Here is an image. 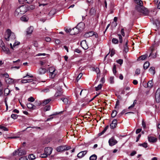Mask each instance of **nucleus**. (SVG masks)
Instances as JSON below:
<instances>
[{
    "mask_svg": "<svg viewBox=\"0 0 160 160\" xmlns=\"http://www.w3.org/2000/svg\"><path fill=\"white\" fill-rule=\"evenodd\" d=\"M28 10L27 6L24 5L20 6L16 10L14 14L15 16H18L24 14Z\"/></svg>",
    "mask_w": 160,
    "mask_h": 160,
    "instance_id": "1",
    "label": "nucleus"
},
{
    "mask_svg": "<svg viewBox=\"0 0 160 160\" xmlns=\"http://www.w3.org/2000/svg\"><path fill=\"white\" fill-rule=\"evenodd\" d=\"M4 38L7 41H9V40H14L15 38V36L14 33L12 32L10 29H8L6 32Z\"/></svg>",
    "mask_w": 160,
    "mask_h": 160,
    "instance_id": "2",
    "label": "nucleus"
},
{
    "mask_svg": "<svg viewBox=\"0 0 160 160\" xmlns=\"http://www.w3.org/2000/svg\"><path fill=\"white\" fill-rule=\"evenodd\" d=\"M157 45L156 44L153 45L151 47V52L149 56L150 58H155L157 57Z\"/></svg>",
    "mask_w": 160,
    "mask_h": 160,
    "instance_id": "3",
    "label": "nucleus"
},
{
    "mask_svg": "<svg viewBox=\"0 0 160 160\" xmlns=\"http://www.w3.org/2000/svg\"><path fill=\"white\" fill-rule=\"evenodd\" d=\"M136 9L138 12L142 13L145 15H148L149 13L148 9L143 5L142 6H136Z\"/></svg>",
    "mask_w": 160,
    "mask_h": 160,
    "instance_id": "4",
    "label": "nucleus"
},
{
    "mask_svg": "<svg viewBox=\"0 0 160 160\" xmlns=\"http://www.w3.org/2000/svg\"><path fill=\"white\" fill-rule=\"evenodd\" d=\"M75 91V94L76 95H78V93L80 92V95L83 97L86 96L88 93L86 90H81L79 88H76Z\"/></svg>",
    "mask_w": 160,
    "mask_h": 160,
    "instance_id": "5",
    "label": "nucleus"
},
{
    "mask_svg": "<svg viewBox=\"0 0 160 160\" xmlns=\"http://www.w3.org/2000/svg\"><path fill=\"white\" fill-rule=\"evenodd\" d=\"M71 147L70 146L64 145L58 147L56 148V150L58 152H62L65 150H68L70 149Z\"/></svg>",
    "mask_w": 160,
    "mask_h": 160,
    "instance_id": "6",
    "label": "nucleus"
},
{
    "mask_svg": "<svg viewBox=\"0 0 160 160\" xmlns=\"http://www.w3.org/2000/svg\"><path fill=\"white\" fill-rule=\"evenodd\" d=\"M118 141L114 137H112L108 140L109 144L110 146H112L116 145Z\"/></svg>",
    "mask_w": 160,
    "mask_h": 160,
    "instance_id": "7",
    "label": "nucleus"
},
{
    "mask_svg": "<svg viewBox=\"0 0 160 160\" xmlns=\"http://www.w3.org/2000/svg\"><path fill=\"white\" fill-rule=\"evenodd\" d=\"M84 27L85 24L84 23L81 22L77 25L76 28H77L79 32L82 31L84 29Z\"/></svg>",
    "mask_w": 160,
    "mask_h": 160,
    "instance_id": "8",
    "label": "nucleus"
},
{
    "mask_svg": "<svg viewBox=\"0 0 160 160\" xmlns=\"http://www.w3.org/2000/svg\"><path fill=\"white\" fill-rule=\"evenodd\" d=\"M48 0H39V6H44L48 4Z\"/></svg>",
    "mask_w": 160,
    "mask_h": 160,
    "instance_id": "9",
    "label": "nucleus"
},
{
    "mask_svg": "<svg viewBox=\"0 0 160 160\" xmlns=\"http://www.w3.org/2000/svg\"><path fill=\"white\" fill-rule=\"evenodd\" d=\"M117 121L116 119H114L110 125V127L112 129H114L117 127Z\"/></svg>",
    "mask_w": 160,
    "mask_h": 160,
    "instance_id": "10",
    "label": "nucleus"
},
{
    "mask_svg": "<svg viewBox=\"0 0 160 160\" xmlns=\"http://www.w3.org/2000/svg\"><path fill=\"white\" fill-rule=\"evenodd\" d=\"M80 44L83 49L86 50L88 48V46L86 40L82 41L81 42Z\"/></svg>",
    "mask_w": 160,
    "mask_h": 160,
    "instance_id": "11",
    "label": "nucleus"
},
{
    "mask_svg": "<svg viewBox=\"0 0 160 160\" xmlns=\"http://www.w3.org/2000/svg\"><path fill=\"white\" fill-rule=\"evenodd\" d=\"M52 149L50 147H47L45 149V153L48 155H49L52 153Z\"/></svg>",
    "mask_w": 160,
    "mask_h": 160,
    "instance_id": "12",
    "label": "nucleus"
},
{
    "mask_svg": "<svg viewBox=\"0 0 160 160\" xmlns=\"http://www.w3.org/2000/svg\"><path fill=\"white\" fill-rule=\"evenodd\" d=\"M87 152V151H84L79 152L77 155V157L79 158H81L83 157Z\"/></svg>",
    "mask_w": 160,
    "mask_h": 160,
    "instance_id": "13",
    "label": "nucleus"
},
{
    "mask_svg": "<svg viewBox=\"0 0 160 160\" xmlns=\"http://www.w3.org/2000/svg\"><path fill=\"white\" fill-rule=\"evenodd\" d=\"M148 141L151 142H155L157 141L156 138L151 136H148Z\"/></svg>",
    "mask_w": 160,
    "mask_h": 160,
    "instance_id": "14",
    "label": "nucleus"
},
{
    "mask_svg": "<svg viewBox=\"0 0 160 160\" xmlns=\"http://www.w3.org/2000/svg\"><path fill=\"white\" fill-rule=\"evenodd\" d=\"M19 152V156L20 157L23 155H24L26 153V151L24 149H22L21 148L18 149Z\"/></svg>",
    "mask_w": 160,
    "mask_h": 160,
    "instance_id": "15",
    "label": "nucleus"
},
{
    "mask_svg": "<svg viewBox=\"0 0 160 160\" xmlns=\"http://www.w3.org/2000/svg\"><path fill=\"white\" fill-rule=\"evenodd\" d=\"M71 31V35L77 34L79 32L78 30L76 27L72 29Z\"/></svg>",
    "mask_w": 160,
    "mask_h": 160,
    "instance_id": "16",
    "label": "nucleus"
},
{
    "mask_svg": "<svg viewBox=\"0 0 160 160\" xmlns=\"http://www.w3.org/2000/svg\"><path fill=\"white\" fill-rule=\"evenodd\" d=\"M128 41L126 40V42L123 46V51L125 53H127L128 51Z\"/></svg>",
    "mask_w": 160,
    "mask_h": 160,
    "instance_id": "17",
    "label": "nucleus"
},
{
    "mask_svg": "<svg viewBox=\"0 0 160 160\" xmlns=\"http://www.w3.org/2000/svg\"><path fill=\"white\" fill-rule=\"evenodd\" d=\"M47 69L44 68H41L39 69L38 73L40 74H44L46 72Z\"/></svg>",
    "mask_w": 160,
    "mask_h": 160,
    "instance_id": "18",
    "label": "nucleus"
},
{
    "mask_svg": "<svg viewBox=\"0 0 160 160\" xmlns=\"http://www.w3.org/2000/svg\"><path fill=\"white\" fill-rule=\"evenodd\" d=\"M33 28L32 26H30L28 28L26 32L27 34H31L33 32Z\"/></svg>",
    "mask_w": 160,
    "mask_h": 160,
    "instance_id": "19",
    "label": "nucleus"
},
{
    "mask_svg": "<svg viewBox=\"0 0 160 160\" xmlns=\"http://www.w3.org/2000/svg\"><path fill=\"white\" fill-rule=\"evenodd\" d=\"M33 81V79H22V80L21 81V83H28L30 82H31Z\"/></svg>",
    "mask_w": 160,
    "mask_h": 160,
    "instance_id": "20",
    "label": "nucleus"
},
{
    "mask_svg": "<svg viewBox=\"0 0 160 160\" xmlns=\"http://www.w3.org/2000/svg\"><path fill=\"white\" fill-rule=\"evenodd\" d=\"M5 80L6 83L8 84H12L14 82V80L10 78L5 79Z\"/></svg>",
    "mask_w": 160,
    "mask_h": 160,
    "instance_id": "21",
    "label": "nucleus"
},
{
    "mask_svg": "<svg viewBox=\"0 0 160 160\" xmlns=\"http://www.w3.org/2000/svg\"><path fill=\"white\" fill-rule=\"evenodd\" d=\"M148 55L146 54L144 55H141L139 57L138 59V60H145L148 57Z\"/></svg>",
    "mask_w": 160,
    "mask_h": 160,
    "instance_id": "22",
    "label": "nucleus"
},
{
    "mask_svg": "<svg viewBox=\"0 0 160 160\" xmlns=\"http://www.w3.org/2000/svg\"><path fill=\"white\" fill-rule=\"evenodd\" d=\"M134 1L137 4L136 6H142L143 5V2L141 0H134Z\"/></svg>",
    "mask_w": 160,
    "mask_h": 160,
    "instance_id": "23",
    "label": "nucleus"
},
{
    "mask_svg": "<svg viewBox=\"0 0 160 160\" xmlns=\"http://www.w3.org/2000/svg\"><path fill=\"white\" fill-rule=\"evenodd\" d=\"M51 100V99L50 98H49L46 99L45 100H43L41 104L42 105H45L47 104H48L49 102Z\"/></svg>",
    "mask_w": 160,
    "mask_h": 160,
    "instance_id": "24",
    "label": "nucleus"
},
{
    "mask_svg": "<svg viewBox=\"0 0 160 160\" xmlns=\"http://www.w3.org/2000/svg\"><path fill=\"white\" fill-rule=\"evenodd\" d=\"M3 51L5 53L8 54L9 53V50L7 47H5L4 45L1 48Z\"/></svg>",
    "mask_w": 160,
    "mask_h": 160,
    "instance_id": "25",
    "label": "nucleus"
},
{
    "mask_svg": "<svg viewBox=\"0 0 160 160\" xmlns=\"http://www.w3.org/2000/svg\"><path fill=\"white\" fill-rule=\"evenodd\" d=\"M27 107L29 108H30V109L32 108V109H34L35 108H36L35 106L34 105H33L30 102L28 103L27 104Z\"/></svg>",
    "mask_w": 160,
    "mask_h": 160,
    "instance_id": "26",
    "label": "nucleus"
},
{
    "mask_svg": "<svg viewBox=\"0 0 160 160\" xmlns=\"http://www.w3.org/2000/svg\"><path fill=\"white\" fill-rule=\"evenodd\" d=\"M109 128V126H107L104 128V130L101 132L99 133L98 135L99 136H100L102 135L106 131V130L108 129Z\"/></svg>",
    "mask_w": 160,
    "mask_h": 160,
    "instance_id": "27",
    "label": "nucleus"
},
{
    "mask_svg": "<svg viewBox=\"0 0 160 160\" xmlns=\"http://www.w3.org/2000/svg\"><path fill=\"white\" fill-rule=\"evenodd\" d=\"M58 72L57 71L55 70L53 72H51L50 73V75L51 77V78H54L55 75L57 74V73Z\"/></svg>",
    "mask_w": 160,
    "mask_h": 160,
    "instance_id": "28",
    "label": "nucleus"
},
{
    "mask_svg": "<svg viewBox=\"0 0 160 160\" xmlns=\"http://www.w3.org/2000/svg\"><path fill=\"white\" fill-rule=\"evenodd\" d=\"M18 152V149L14 151L12 153V156L19 157V152Z\"/></svg>",
    "mask_w": 160,
    "mask_h": 160,
    "instance_id": "29",
    "label": "nucleus"
},
{
    "mask_svg": "<svg viewBox=\"0 0 160 160\" xmlns=\"http://www.w3.org/2000/svg\"><path fill=\"white\" fill-rule=\"evenodd\" d=\"M10 92V91L8 88H6L4 91V94L5 96L8 95Z\"/></svg>",
    "mask_w": 160,
    "mask_h": 160,
    "instance_id": "30",
    "label": "nucleus"
},
{
    "mask_svg": "<svg viewBox=\"0 0 160 160\" xmlns=\"http://www.w3.org/2000/svg\"><path fill=\"white\" fill-rule=\"evenodd\" d=\"M21 20L22 21L26 22L28 21V18L27 17L23 16L21 18Z\"/></svg>",
    "mask_w": 160,
    "mask_h": 160,
    "instance_id": "31",
    "label": "nucleus"
},
{
    "mask_svg": "<svg viewBox=\"0 0 160 160\" xmlns=\"http://www.w3.org/2000/svg\"><path fill=\"white\" fill-rule=\"evenodd\" d=\"M149 72L154 75L155 73V68L154 67H151L149 70Z\"/></svg>",
    "mask_w": 160,
    "mask_h": 160,
    "instance_id": "32",
    "label": "nucleus"
},
{
    "mask_svg": "<svg viewBox=\"0 0 160 160\" xmlns=\"http://www.w3.org/2000/svg\"><path fill=\"white\" fill-rule=\"evenodd\" d=\"M97 156L95 154H93L89 158L90 160H96L97 159Z\"/></svg>",
    "mask_w": 160,
    "mask_h": 160,
    "instance_id": "33",
    "label": "nucleus"
},
{
    "mask_svg": "<svg viewBox=\"0 0 160 160\" xmlns=\"http://www.w3.org/2000/svg\"><path fill=\"white\" fill-rule=\"evenodd\" d=\"M149 62H146L143 65V68L145 69H146L148 68L149 66Z\"/></svg>",
    "mask_w": 160,
    "mask_h": 160,
    "instance_id": "34",
    "label": "nucleus"
},
{
    "mask_svg": "<svg viewBox=\"0 0 160 160\" xmlns=\"http://www.w3.org/2000/svg\"><path fill=\"white\" fill-rule=\"evenodd\" d=\"M34 77L32 75H28V74L27 73L26 76L23 77L24 78H26V79H30L32 78H33Z\"/></svg>",
    "mask_w": 160,
    "mask_h": 160,
    "instance_id": "35",
    "label": "nucleus"
},
{
    "mask_svg": "<svg viewBox=\"0 0 160 160\" xmlns=\"http://www.w3.org/2000/svg\"><path fill=\"white\" fill-rule=\"evenodd\" d=\"M94 32L93 31L90 32L86 34V36L88 37H91L94 36Z\"/></svg>",
    "mask_w": 160,
    "mask_h": 160,
    "instance_id": "36",
    "label": "nucleus"
},
{
    "mask_svg": "<svg viewBox=\"0 0 160 160\" xmlns=\"http://www.w3.org/2000/svg\"><path fill=\"white\" fill-rule=\"evenodd\" d=\"M153 85V83L152 81H149L147 83V86L148 87L151 88Z\"/></svg>",
    "mask_w": 160,
    "mask_h": 160,
    "instance_id": "37",
    "label": "nucleus"
},
{
    "mask_svg": "<svg viewBox=\"0 0 160 160\" xmlns=\"http://www.w3.org/2000/svg\"><path fill=\"white\" fill-rule=\"evenodd\" d=\"M62 94V91H58L55 94V97H58L61 95Z\"/></svg>",
    "mask_w": 160,
    "mask_h": 160,
    "instance_id": "38",
    "label": "nucleus"
},
{
    "mask_svg": "<svg viewBox=\"0 0 160 160\" xmlns=\"http://www.w3.org/2000/svg\"><path fill=\"white\" fill-rule=\"evenodd\" d=\"M28 158L29 160H33L35 159V157L33 154H31L29 155Z\"/></svg>",
    "mask_w": 160,
    "mask_h": 160,
    "instance_id": "39",
    "label": "nucleus"
},
{
    "mask_svg": "<svg viewBox=\"0 0 160 160\" xmlns=\"http://www.w3.org/2000/svg\"><path fill=\"white\" fill-rule=\"evenodd\" d=\"M139 146L142 147H143L145 148L148 147V144L146 142H144L143 143L139 144Z\"/></svg>",
    "mask_w": 160,
    "mask_h": 160,
    "instance_id": "40",
    "label": "nucleus"
},
{
    "mask_svg": "<svg viewBox=\"0 0 160 160\" xmlns=\"http://www.w3.org/2000/svg\"><path fill=\"white\" fill-rule=\"evenodd\" d=\"M155 99L157 102H160V95H155Z\"/></svg>",
    "mask_w": 160,
    "mask_h": 160,
    "instance_id": "41",
    "label": "nucleus"
},
{
    "mask_svg": "<svg viewBox=\"0 0 160 160\" xmlns=\"http://www.w3.org/2000/svg\"><path fill=\"white\" fill-rule=\"evenodd\" d=\"M117 113V112L116 111H113L111 114V117L112 118L115 117L116 116Z\"/></svg>",
    "mask_w": 160,
    "mask_h": 160,
    "instance_id": "42",
    "label": "nucleus"
},
{
    "mask_svg": "<svg viewBox=\"0 0 160 160\" xmlns=\"http://www.w3.org/2000/svg\"><path fill=\"white\" fill-rule=\"evenodd\" d=\"M90 13L91 15L94 14L95 12V10L93 8H92L90 10Z\"/></svg>",
    "mask_w": 160,
    "mask_h": 160,
    "instance_id": "43",
    "label": "nucleus"
},
{
    "mask_svg": "<svg viewBox=\"0 0 160 160\" xmlns=\"http://www.w3.org/2000/svg\"><path fill=\"white\" fill-rule=\"evenodd\" d=\"M136 102H137V100H134L133 102V104H132V105H131L130 106H129L128 107V109H130L131 108H133L135 106Z\"/></svg>",
    "mask_w": 160,
    "mask_h": 160,
    "instance_id": "44",
    "label": "nucleus"
},
{
    "mask_svg": "<svg viewBox=\"0 0 160 160\" xmlns=\"http://www.w3.org/2000/svg\"><path fill=\"white\" fill-rule=\"evenodd\" d=\"M42 91L45 93H47L49 91V88L47 87L45 89H43Z\"/></svg>",
    "mask_w": 160,
    "mask_h": 160,
    "instance_id": "45",
    "label": "nucleus"
},
{
    "mask_svg": "<svg viewBox=\"0 0 160 160\" xmlns=\"http://www.w3.org/2000/svg\"><path fill=\"white\" fill-rule=\"evenodd\" d=\"M102 84H100L98 85L97 87H95L96 90V91H98L101 89L102 87Z\"/></svg>",
    "mask_w": 160,
    "mask_h": 160,
    "instance_id": "46",
    "label": "nucleus"
},
{
    "mask_svg": "<svg viewBox=\"0 0 160 160\" xmlns=\"http://www.w3.org/2000/svg\"><path fill=\"white\" fill-rule=\"evenodd\" d=\"M112 42L113 43L116 44H118V39L115 38H113L112 39Z\"/></svg>",
    "mask_w": 160,
    "mask_h": 160,
    "instance_id": "47",
    "label": "nucleus"
},
{
    "mask_svg": "<svg viewBox=\"0 0 160 160\" xmlns=\"http://www.w3.org/2000/svg\"><path fill=\"white\" fill-rule=\"evenodd\" d=\"M61 99L62 101L64 102L65 104H67L68 102V100L67 98H62Z\"/></svg>",
    "mask_w": 160,
    "mask_h": 160,
    "instance_id": "48",
    "label": "nucleus"
},
{
    "mask_svg": "<svg viewBox=\"0 0 160 160\" xmlns=\"http://www.w3.org/2000/svg\"><path fill=\"white\" fill-rule=\"evenodd\" d=\"M0 129L3 130L4 131H8V128L1 125H0Z\"/></svg>",
    "mask_w": 160,
    "mask_h": 160,
    "instance_id": "49",
    "label": "nucleus"
},
{
    "mask_svg": "<svg viewBox=\"0 0 160 160\" xmlns=\"http://www.w3.org/2000/svg\"><path fill=\"white\" fill-rule=\"evenodd\" d=\"M55 70V68L54 67H50L49 68V72L50 73L51 72H53Z\"/></svg>",
    "mask_w": 160,
    "mask_h": 160,
    "instance_id": "50",
    "label": "nucleus"
},
{
    "mask_svg": "<svg viewBox=\"0 0 160 160\" xmlns=\"http://www.w3.org/2000/svg\"><path fill=\"white\" fill-rule=\"evenodd\" d=\"M50 108H51V107L49 105H48V106H46L44 108V110H45V111H49L50 110Z\"/></svg>",
    "mask_w": 160,
    "mask_h": 160,
    "instance_id": "51",
    "label": "nucleus"
},
{
    "mask_svg": "<svg viewBox=\"0 0 160 160\" xmlns=\"http://www.w3.org/2000/svg\"><path fill=\"white\" fill-rule=\"evenodd\" d=\"M64 30L66 32H70V34H71V29L70 28H64Z\"/></svg>",
    "mask_w": 160,
    "mask_h": 160,
    "instance_id": "52",
    "label": "nucleus"
},
{
    "mask_svg": "<svg viewBox=\"0 0 160 160\" xmlns=\"http://www.w3.org/2000/svg\"><path fill=\"white\" fill-rule=\"evenodd\" d=\"M118 37L119 40V42L120 43H122V37L120 34H118Z\"/></svg>",
    "mask_w": 160,
    "mask_h": 160,
    "instance_id": "53",
    "label": "nucleus"
},
{
    "mask_svg": "<svg viewBox=\"0 0 160 160\" xmlns=\"http://www.w3.org/2000/svg\"><path fill=\"white\" fill-rule=\"evenodd\" d=\"M35 100L34 98L32 97H31L28 99V100L31 102H33Z\"/></svg>",
    "mask_w": 160,
    "mask_h": 160,
    "instance_id": "54",
    "label": "nucleus"
},
{
    "mask_svg": "<svg viewBox=\"0 0 160 160\" xmlns=\"http://www.w3.org/2000/svg\"><path fill=\"white\" fill-rule=\"evenodd\" d=\"M82 73H80L78 75L77 78V82H78V81L81 78V77L82 76Z\"/></svg>",
    "mask_w": 160,
    "mask_h": 160,
    "instance_id": "55",
    "label": "nucleus"
},
{
    "mask_svg": "<svg viewBox=\"0 0 160 160\" xmlns=\"http://www.w3.org/2000/svg\"><path fill=\"white\" fill-rule=\"evenodd\" d=\"M109 82L110 83L113 84L114 82V78L113 77H111L109 79Z\"/></svg>",
    "mask_w": 160,
    "mask_h": 160,
    "instance_id": "56",
    "label": "nucleus"
},
{
    "mask_svg": "<svg viewBox=\"0 0 160 160\" xmlns=\"http://www.w3.org/2000/svg\"><path fill=\"white\" fill-rule=\"evenodd\" d=\"M113 72L114 74H115L116 73V66L115 64H114L113 66Z\"/></svg>",
    "mask_w": 160,
    "mask_h": 160,
    "instance_id": "57",
    "label": "nucleus"
},
{
    "mask_svg": "<svg viewBox=\"0 0 160 160\" xmlns=\"http://www.w3.org/2000/svg\"><path fill=\"white\" fill-rule=\"evenodd\" d=\"M11 117L13 119H16L17 118V115L16 114H12L11 115Z\"/></svg>",
    "mask_w": 160,
    "mask_h": 160,
    "instance_id": "58",
    "label": "nucleus"
},
{
    "mask_svg": "<svg viewBox=\"0 0 160 160\" xmlns=\"http://www.w3.org/2000/svg\"><path fill=\"white\" fill-rule=\"evenodd\" d=\"M117 62L120 65H121L123 63V60L121 59H119L117 60Z\"/></svg>",
    "mask_w": 160,
    "mask_h": 160,
    "instance_id": "59",
    "label": "nucleus"
},
{
    "mask_svg": "<svg viewBox=\"0 0 160 160\" xmlns=\"http://www.w3.org/2000/svg\"><path fill=\"white\" fill-rule=\"evenodd\" d=\"M33 45L36 47H38V44L37 42L36 41H34L33 42Z\"/></svg>",
    "mask_w": 160,
    "mask_h": 160,
    "instance_id": "60",
    "label": "nucleus"
},
{
    "mask_svg": "<svg viewBox=\"0 0 160 160\" xmlns=\"http://www.w3.org/2000/svg\"><path fill=\"white\" fill-rule=\"evenodd\" d=\"M20 44V42H15L13 44V47L15 48L18 45Z\"/></svg>",
    "mask_w": 160,
    "mask_h": 160,
    "instance_id": "61",
    "label": "nucleus"
},
{
    "mask_svg": "<svg viewBox=\"0 0 160 160\" xmlns=\"http://www.w3.org/2000/svg\"><path fill=\"white\" fill-rule=\"evenodd\" d=\"M48 156V155L44 152L43 154L41 155V157L42 158H46Z\"/></svg>",
    "mask_w": 160,
    "mask_h": 160,
    "instance_id": "62",
    "label": "nucleus"
},
{
    "mask_svg": "<svg viewBox=\"0 0 160 160\" xmlns=\"http://www.w3.org/2000/svg\"><path fill=\"white\" fill-rule=\"evenodd\" d=\"M155 95H160V88H158L157 89Z\"/></svg>",
    "mask_w": 160,
    "mask_h": 160,
    "instance_id": "63",
    "label": "nucleus"
},
{
    "mask_svg": "<svg viewBox=\"0 0 160 160\" xmlns=\"http://www.w3.org/2000/svg\"><path fill=\"white\" fill-rule=\"evenodd\" d=\"M19 160H28V159L27 157H23L20 158Z\"/></svg>",
    "mask_w": 160,
    "mask_h": 160,
    "instance_id": "64",
    "label": "nucleus"
}]
</instances>
